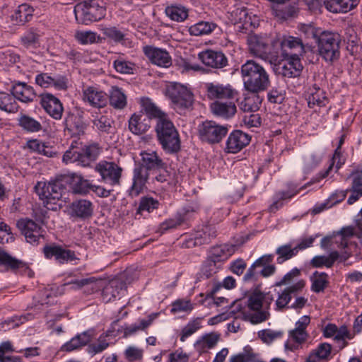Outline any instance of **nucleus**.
<instances>
[{"label":"nucleus","mask_w":362,"mask_h":362,"mask_svg":"<svg viewBox=\"0 0 362 362\" xmlns=\"http://www.w3.org/2000/svg\"><path fill=\"white\" fill-rule=\"evenodd\" d=\"M103 33L115 42H121L124 40L125 34L117 28L106 27L102 29Z\"/></svg>","instance_id":"62"},{"label":"nucleus","mask_w":362,"mask_h":362,"mask_svg":"<svg viewBox=\"0 0 362 362\" xmlns=\"http://www.w3.org/2000/svg\"><path fill=\"white\" fill-rule=\"evenodd\" d=\"M34 189L40 199L43 202L44 206L54 210L56 208L49 205H54L61 199L65 190L64 178L56 179L49 182H37Z\"/></svg>","instance_id":"3"},{"label":"nucleus","mask_w":362,"mask_h":362,"mask_svg":"<svg viewBox=\"0 0 362 362\" xmlns=\"http://www.w3.org/2000/svg\"><path fill=\"white\" fill-rule=\"evenodd\" d=\"M236 14L238 15L240 21L243 23L242 25L238 27V31L247 33L250 28L255 27V23L252 22V17L249 15L248 10L246 8H238Z\"/></svg>","instance_id":"53"},{"label":"nucleus","mask_w":362,"mask_h":362,"mask_svg":"<svg viewBox=\"0 0 362 362\" xmlns=\"http://www.w3.org/2000/svg\"><path fill=\"white\" fill-rule=\"evenodd\" d=\"M165 12L168 17L176 22H183L188 17V9L182 5L168 6Z\"/></svg>","instance_id":"40"},{"label":"nucleus","mask_w":362,"mask_h":362,"mask_svg":"<svg viewBox=\"0 0 362 362\" xmlns=\"http://www.w3.org/2000/svg\"><path fill=\"white\" fill-rule=\"evenodd\" d=\"M142 107L145 113L147 115L146 118L149 119L155 118L158 120L168 116L166 113L163 112L159 107H158L153 103L149 99H144L142 100Z\"/></svg>","instance_id":"46"},{"label":"nucleus","mask_w":362,"mask_h":362,"mask_svg":"<svg viewBox=\"0 0 362 362\" xmlns=\"http://www.w3.org/2000/svg\"><path fill=\"white\" fill-rule=\"evenodd\" d=\"M43 252L46 258L54 257L55 260L59 264H65L78 259L74 251L64 249L57 245L45 246Z\"/></svg>","instance_id":"15"},{"label":"nucleus","mask_w":362,"mask_h":362,"mask_svg":"<svg viewBox=\"0 0 362 362\" xmlns=\"http://www.w3.org/2000/svg\"><path fill=\"white\" fill-rule=\"evenodd\" d=\"M227 133V127L214 121H205L199 127L200 139L209 144L220 142Z\"/></svg>","instance_id":"12"},{"label":"nucleus","mask_w":362,"mask_h":362,"mask_svg":"<svg viewBox=\"0 0 362 362\" xmlns=\"http://www.w3.org/2000/svg\"><path fill=\"white\" fill-rule=\"evenodd\" d=\"M159 202L152 197H143L141 199L138 211L141 213L144 211L151 212L158 208Z\"/></svg>","instance_id":"63"},{"label":"nucleus","mask_w":362,"mask_h":362,"mask_svg":"<svg viewBox=\"0 0 362 362\" xmlns=\"http://www.w3.org/2000/svg\"><path fill=\"white\" fill-rule=\"evenodd\" d=\"M311 280V290L315 293L324 291L329 284L328 275L325 272L320 273L318 272H315Z\"/></svg>","instance_id":"49"},{"label":"nucleus","mask_w":362,"mask_h":362,"mask_svg":"<svg viewBox=\"0 0 362 362\" xmlns=\"http://www.w3.org/2000/svg\"><path fill=\"white\" fill-rule=\"evenodd\" d=\"M12 94L14 98L23 103L33 101L35 93L33 87L24 83H18L13 86Z\"/></svg>","instance_id":"29"},{"label":"nucleus","mask_w":362,"mask_h":362,"mask_svg":"<svg viewBox=\"0 0 362 362\" xmlns=\"http://www.w3.org/2000/svg\"><path fill=\"white\" fill-rule=\"evenodd\" d=\"M199 209V207L197 204H189L183 207L177 214L182 216L184 224L189 221L198 212Z\"/></svg>","instance_id":"64"},{"label":"nucleus","mask_w":362,"mask_h":362,"mask_svg":"<svg viewBox=\"0 0 362 362\" xmlns=\"http://www.w3.org/2000/svg\"><path fill=\"white\" fill-rule=\"evenodd\" d=\"M65 128L73 134H83L86 129L83 122V112L76 110V112H69L64 119Z\"/></svg>","instance_id":"24"},{"label":"nucleus","mask_w":362,"mask_h":362,"mask_svg":"<svg viewBox=\"0 0 362 362\" xmlns=\"http://www.w3.org/2000/svg\"><path fill=\"white\" fill-rule=\"evenodd\" d=\"M284 60L276 62V59H271L273 64V70L276 74L287 78H295L300 76L303 65L298 54L286 53Z\"/></svg>","instance_id":"9"},{"label":"nucleus","mask_w":362,"mask_h":362,"mask_svg":"<svg viewBox=\"0 0 362 362\" xmlns=\"http://www.w3.org/2000/svg\"><path fill=\"white\" fill-rule=\"evenodd\" d=\"M156 132L163 149L168 153H176L180 150L179 133L168 115L156 122Z\"/></svg>","instance_id":"2"},{"label":"nucleus","mask_w":362,"mask_h":362,"mask_svg":"<svg viewBox=\"0 0 362 362\" xmlns=\"http://www.w3.org/2000/svg\"><path fill=\"white\" fill-rule=\"evenodd\" d=\"M50 88L57 90H66L68 88V78L61 74H52L50 78Z\"/></svg>","instance_id":"61"},{"label":"nucleus","mask_w":362,"mask_h":362,"mask_svg":"<svg viewBox=\"0 0 362 362\" xmlns=\"http://www.w3.org/2000/svg\"><path fill=\"white\" fill-rule=\"evenodd\" d=\"M100 154V148L98 145L93 144L78 148L73 145L64 153L62 160L64 163H76L82 167H90L98 158Z\"/></svg>","instance_id":"5"},{"label":"nucleus","mask_w":362,"mask_h":362,"mask_svg":"<svg viewBox=\"0 0 362 362\" xmlns=\"http://www.w3.org/2000/svg\"><path fill=\"white\" fill-rule=\"evenodd\" d=\"M277 264H281L297 255L298 252L296 247H293L291 243L285 244L278 247L276 250Z\"/></svg>","instance_id":"41"},{"label":"nucleus","mask_w":362,"mask_h":362,"mask_svg":"<svg viewBox=\"0 0 362 362\" xmlns=\"http://www.w3.org/2000/svg\"><path fill=\"white\" fill-rule=\"evenodd\" d=\"M235 251V246L231 244H224L211 247L209 258L220 263L227 260Z\"/></svg>","instance_id":"28"},{"label":"nucleus","mask_w":362,"mask_h":362,"mask_svg":"<svg viewBox=\"0 0 362 362\" xmlns=\"http://www.w3.org/2000/svg\"><path fill=\"white\" fill-rule=\"evenodd\" d=\"M298 30L300 35L303 36L305 39L310 40L314 39L317 42L320 35H321L323 30L320 28L315 27L313 25L301 24L298 25Z\"/></svg>","instance_id":"54"},{"label":"nucleus","mask_w":362,"mask_h":362,"mask_svg":"<svg viewBox=\"0 0 362 362\" xmlns=\"http://www.w3.org/2000/svg\"><path fill=\"white\" fill-rule=\"evenodd\" d=\"M34 9L27 4L18 6L14 13L11 15V21L16 25H24L30 21L33 16Z\"/></svg>","instance_id":"36"},{"label":"nucleus","mask_w":362,"mask_h":362,"mask_svg":"<svg viewBox=\"0 0 362 362\" xmlns=\"http://www.w3.org/2000/svg\"><path fill=\"white\" fill-rule=\"evenodd\" d=\"M199 59L206 66L222 69L228 65V59L222 52L207 49L198 54Z\"/></svg>","instance_id":"17"},{"label":"nucleus","mask_w":362,"mask_h":362,"mask_svg":"<svg viewBox=\"0 0 362 362\" xmlns=\"http://www.w3.org/2000/svg\"><path fill=\"white\" fill-rule=\"evenodd\" d=\"M17 226L28 243L37 244L40 240L43 238L42 228L31 219H21L18 221Z\"/></svg>","instance_id":"14"},{"label":"nucleus","mask_w":362,"mask_h":362,"mask_svg":"<svg viewBox=\"0 0 362 362\" xmlns=\"http://www.w3.org/2000/svg\"><path fill=\"white\" fill-rule=\"evenodd\" d=\"M93 204L88 199H81L74 201L69 206V214L71 217L85 220L92 216Z\"/></svg>","instance_id":"18"},{"label":"nucleus","mask_w":362,"mask_h":362,"mask_svg":"<svg viewBox=\"0 0 362 362\" xmlns=\"http://www.w3.org/2000/svg\"><path fill=\"white\" fill-rule=\"evenodd\" d=\"M337 257L338 252L332 251L327 256L317 255L314 257L311 260V264L313 267L315 268H320L322 267L330 268L337 260Z\"/></svg>","instance_id":"42"},{"label":"nucleus","mask_w":362,"mask_h":362,"mask_svg":"<svg viewBox=\"0 0 362 362\" xmlns=\"http://www.w3.org/2000/svg\"><path fill=\"white\" fill-rule=\"evenodd\" d=\"M0 265L8 267L11 269H16L24 267L25 264L21 260L12 257L7 252L0 249Z\"/></svg>","instance_id":"56"},{"label":"nucleus","mask_w":362,"mask_h":362,"mask_svg":"<svg viewBox=\"0 0 362 362\" xmlns=\"http://www.w3.org/2000/svg\"><path fill=\"white\" fill-rule=\"evenodd\" d=\"M235 100H226V103L214 101L210 105L211 112L217 116L229 118L236 112Z\"/></svg>","instance_id":"25"},{"label":"nucleus","mask_w":362,"mask_h":362,"mask_svg":"<svg viewBox=\"0 0 362 362\" xmlns=\"http://www.w3.org/2000/svg\"><path fill=\"white\" fill-rule=\"evenodd\" d=\"M150 128V120L141 114H133L129 120V129L134 134L140 135Z\"/></svg>","instance_id":"27"},{"label":"nucleus","mask_w":362,"mask_h":362,"mask_svg":"<svg viewBox=\"0 0 362 362\" xmlns=\"http://www.w3.org/2000/svg\"><path fill=\"white\" fill-rule=\"evenodd\" d=\"M297 186L293 189H290L288 191H281L276 194V200L270 205L269 211L271 212H275L280 207L282 206V201L286 199H290L299 192V190H296Z\"/></svg>","instance_id":"52"},{"label":"nucleus","mask_w":362,"mask_h":362,"mask_svg":"<svg viewBox=\"0 0 362 362\" xmlns=\"http://www.w3.org/2000/svg\"><path fill=\"white\" fill-rule=\"evenodd\" d=\"M83 97L85 102L95 108L105 107L108 101V96L104 91L93 86L83 89Z\"/></svg>","instance_id":"20"},{"label":"nucleus","mask_w":362,"mask_h":362,"mask_svg":"<svg viewBox=\"0 0 362 362\" xmlns=\"http://www.w3.org/2000/svg\"><path fill=\"white\" fill-rule=\"evenodd\" d=\"M264 295L259 292L252 293L247 299L248 310L245 313V320L253 325L262 323L267 320L270 317L268 311L269 305L264 309L263 307Z\"/></svg>","instance_id":"8"},{"label":"nucleus","mask_w":362,"mask_h":362,"mask_svg":"<svg viewBox=\"0 0 362 362\" xmlns=\"http://www.w3.org/2000/svg\"><path fill=\"white\" fill-rule=\"evenodd\" d=\"M240 72L244 88L247 92H263L270 86L269 74L255 60H247L241 66Z\"/></svg>","instance_id":"1"},{"label":"nucleus","mask_w":362,"mask_h":362,"mask_svg":"<svg viewBox=\"0 0 362 362\" xmlns=\"http://www.w3.org/2000/svg\"><path fill=\"white\" fill-rule=\"evenodd\" d=\"M157 315V313H153L148 315V320L141 319L139 320L137 323L124 325L121 327L122 331L124 333V337H127L136 334L139 331L146 329L152 324L153 321L156 319Z\"/></svg>","instance_id":"35"},{"label":"nucleus","mask_w":362,"mask_h":362,"mask_svg":"<svg viewBox=\"0 0 362 362\" xmlns=\"http://www.w3.org/2000/svg\"><path fill=\"white\" fill-rule=\"evenodd\" d=\"M93 336V334L92 331L83 332L64 344L62 347V350L65 351H71L86 346L90 341Z\"/></svg>","instance_id":"34"},{"label":"nucleus","mask_w":362,"mask_h":362,"mask_svg":"<svg viewBox=\"0 0 362 362\" xmlns=\"http://www.w3.org/2000/svg\"><path fill=\"white\" fill-rule=\"evenodd\" d=\"M284 332L270 329H262L257 332L258 337L265 344H269L274 340L282 337Z\"/></svg>","instance_id":"58"},{"label":"nucleus","mask_w":362,"mask_h":362,"mask_svg":"<svg viewBox=\"0 0 362 362\" xmlns=\"http://www.w3.org/2000/svg\"><path fill=\"white\" fill-rule=\"evenodd\" d=\"M341 36L339 33L323 30L316 44L320 57L327 62L332 63L339 58Z\"/></svg>","instance_id":"4"},{"label":"nucleus","mask_w":362,"mask_h":362,"mask_svg":"<svg viewBox=\"0 0 362 362\" xmlns=\"http://www.w3.org/2000/svg\"><path fill=\"white\" fill-rule=\"evenodd\" d=\"M194 309V304L190 300L177 299L172 303L170 312L173 314L177 313H190Z\"/></svg>","instance_id":"59"},{"label":"nucleus","mask_w":362,"mask_h":362,"mask_svg":"<svg viewBox=\"0 0 362 362\" xmlns=\"http://www.w3.org/2000/svg\"><path fill=\"white\" fill-rule=\"evenodd\" d=\"M359 0H327L326 8L332 13H346L355 8Z\"/></svg>","instance_id":"30"},{"label":"nucleus","mask_w":362,"mask_h":362,"mask_svg":"<svg viewBox=\"0 0 362 362\" xmlns=\"http://www.w3.org/2000/svg\"><path fill=\"white\" fill-rule=\"evenodd\" d=\"M0 109L9 113L18 111V105L13 94L0 92Z\"/></svg>","instance_id":"48"},{"label":"nucleus","mask_w":362,"mask_h":362,"mask_svg":"<svg viewBox=\"0 0 362 362\" xmlns=\"http://www.w3.org/2000/svg\"><path fill=\"white\" fill-rule=\"evenodd\" d=\"M307 100L308 106L310 108H314L315 106L324 107L328 101L324 90L321 89L316 84L309 88Z\"/></svg>","instance_id":"33"},{"label":"nucleus","mask_w":362,"mask_h":362,"mask_svg":"<svg viewBox=\"0 0 362 362\" xmlns=\"http://www.w3.org/2000/svg\"><path fill=\"white\" fill-rule=\"evenodd\" d=\"M259 92H248L244 95V98L239 103L240 109L245 112H255L259 109L262 99Z\"/></svg>","instance_id":"31"},{"label":"nucleus","mask_w":362,"mask_h":362,"mask_svg":"<svg viewBox=\"0 0 362 362\" xmlns=\"http://www.w3.org/2000/svg\"><path fill=\"white\" fill-rule=\"evenodd\" d=\"M202 89L205 96L214 102L235 100L238 96V91L230 84L205 82L202 84Z\"/></svg>","instance_id":"10"},{"label":"nucleus","mask_w":362,"mask_h":362,"mask_svg":"<svg viewBox=\"0 0 362 362\" xmlns=\"http://www.w3.org/2000/svg\"><path fill=\"white\" fill-rule=\"evenodd\" d=\"M71 189L74 194L85 195L91 191L92 184L81 175H71Z\"/></svg>","instance_id":"39"},{"label":"nucleus","mask_w":362,"mask_h":362,"mask_svg":"<svg viewBox=\"0 0 362 362\" xmlns=\"http://www.w3.org/2000/svg\"><path fill=\"white\" fill-rule=\"evenodd\" d=\"M166 96L171 100L173 107L177 110L192 108L194 99L192 90L177 82H170L166 86Z\"/></svg>","instance_id":"6"},{"label":"nucleus","mask_w":362,"mask_h":362,"mask_svg":"<svg viewBox=\"0 0 362 362\" xmlns=\"http://www.w3.org/2000/svg\"><path fill=\"white\" fill-rule=\"evenodd\" d=\"M76 18H80L85 24L98 21L106 14V8L103 1L86 0L78 4L74 8Z\"/></svg>","instance_id":"7"},{"label":"nucleus","mask_w":362,"mask_h":362,"mask_svg":"<svg viewBox=\"0 0 362 362\" xmlns=\"http://www.w3.org/2000/svg\"><path fill=\"white\" fill-rule=\"evenodd\" d=\"M273 255H264L261 257L258 258L247 269L246 274L244 276L245 281H255L257 279V275L259 272H256V269L261 267L265 264H269L273 262Z\"/></svg>","instance_id":"37"},{"label":"nucleus","mask_w":362,"mask_h":362,"mask_svg":"<svg viewBox=\"0 0 362 362\" xmlns=\"http://www.w3.org/2000/svg\"><path fill=\"white\" fill-rule=\"evenodd\" d=\"M123 283L118 281H112L107 284L102 291L103 298L105 301H110L120 293L123 288Z\"/></svg>","instance_id":"43"},{"label":"nucleus","mask_w":362,"mask_h":362,"mask_svg":"<svg viewBox=\"0 0 362 362\" xmlns=\"http://www.w3.org/2000/svg\"><path fill=\"white\" fill-rule=\"evenodd\" d=\"M40 103L44 110L54 119H62L64 107L60 100L49 93H45L40 95Z\"/></svg>","instance_id":"13"},{"label":"nucleus","mask_w":362,"mask_h":362,"mask_svg":"<svg viewBox=\"0 0 362 362\" xmlns=\"http://www.w3.org/2000/svg\"><path fill=\"white\" fill-rule=\"evenodd\" d=\"M274 47H280L282 54L286 53L298 54V57L304 53V45L302 39L288 36L281 41L274 42Z\"/></svg>","instance_id":"23"},{"label":"nucleus","mask_w":362,"mask_h":362,"mask_svg":"<svg viewBox=\"0 0 362 362\" xmlns=\"http://www.w3.org/2000/svg\"><path fill=\"white\" fill-rule=\"evenodd\" d=\"M269 42L268 38L257 35H252L247 37L250 52L253 55L264 59L267 57Z\"/></svg>","instance_id":"21"},{"label":"nucleus","mask_w":362,"mask_h":362,"mask_svg":"<svg viewBox=\"0 0 362 362\" xmlns=\"http://www.w3.org/2000/svg\"><path fill=\"white\" fill-rule=\"evenodd\" d=\"M250 141L248 134L240 130H235L229 135L226 141V149L228 153H238L247 146Z\"/></svg>","instance_id":"22"},{"label":"nucleus","mask_w":362,"mask_h":362,"mask_svg":"<svg viewBox=\"0 0 362 362\" xmlns=\"http://www.w3.org/2000/svg\"><path fill=\"white\" fill-rule=\"evenodd\" d=\"M203 317H196L190 320L182 329L180 341H185V339L195 333L202 327Z\"/></svg>","instance_id":"55"},{"label":"nucleus","mask_w":362,"mask_h":362,"mask_svg":"<svg viewBox=\"0 0 362 362\" xmlns=\"http://www.w3.org/2000/svg\"><path fill=\"white\" fill-rule=\"evenodd\" d=\"M93 126L100 132L110 133L113 121L106 115H100L93 121Z\"/></svg>","instance_id":"57"},{"label":"nucleus","mask_w":362,"mask_h":362,"mask_svg":"<svg viewBox=\"0 0 362 362\" xmlns=\"http://www.w3.org/2000/svg\"><path fill=\"white\" fill-rule=\"evenodd\" d=\"M40 31L35 28H30L21 37V44L26 48H35L40 44Z\"/></svg>","instance_id":"38"},{"label":"nucleus","mask_w":362,"mask_h":362,"mask_svg":"<svg viewBox=\"0 0 362 362\" xmlns=\"http://www.w3.org/2000/svg\"><path fill=\"white\" fill-rule=\"evenodd\" d=\"M219 338L220 335L214 332L206 334L196 342L195 347L201 351L206 349H212L216 345Z\"/></svg>","instance_id":"50"},{"label":"nucleus","mask_w":362,"mask_h":362,"mask_svg":"<svg viewBox=\"0 0 362 362\" xmlns=\"http://www.w3.org/2000/svg\"><path fill=\"white\" fill-rule=\"evenodd\" d=\"M141 165L149 171H156L157 169L163 168L166 163L158 156L156 151H143L141 153Z\"/></svg>","instance_id":"26"},{"label":"nucleus","mask_w":362,"mask_h":362,"mask_svg":"<svg viewBox=\"0 0 362 362\" xmlns=\"http://www.w3.org/2000/svg\"><path fill=\"white\" fill-rule=\"evenodd\" d=\"M216 236V230L214 226L202 225L195 231L194 238L189 239L185 244L187 247L209 244Z\"/></svg>","instance_id":"16"},{"label":"nucleus","mask_w":362,"mask_h":362,"mask_svg":"<svg viewBox=\"0 0 362 362\" xmlns=\"http://www.w3.org/2000/svg\"><path fill=\"white\" fill-rule=\"evenodd\" d=\"M110 105L116 109H123L127 105V98L121 88L112 87L108 97Z\"/></svg>","instance_id":"47"},{"label":"nucleus","mask_w":362,"mask_h":362,"mask_svg":"<svg viewBox=\"0 0 362 362\" xmlns=\"http://www.w3.org/2000/svg\"><path fill=\"white\" fill-rule=\"evenodd\" d=\"M18 124L28 132H37L42 129V125L39 121L26 115H22L19 117Z\"/></svg>","instance_id":"51"},{"label":"nucleus","mask_w":362,"mask_h":362,"mask_svg":"<svg viewBox=\"0 0 362 362\" xmlns=\"http://www.w3.org/2000/svg\"><path fill=\"white\" fill-rule=\"evenodd\" d=\"M101 177V181L114 187L120 185L123 168L112 161L100 160L95 168Z\"/></svg>","instance_id":"11"},{"label":"nucleus","mask_w":362,"mask_h":362,"mask_svg":"<svg viewBox=\"0 0 362 362\" xmlns=\"http://www.w3.org/2000/svg\"><path fill=\"white\" fill-rule=\"evenodd\" d=\"M216 28V24L208 21H199L189 28L191 35L200 36L211 33Z\"/></svg>","instance_id":"45"},{"label":"nucleus","mask_w":362,"mask_h":362,"mask_svg":"<svg viewBox=\"0 0 362 362\" xmlns=\"http://www.w3.org/2000/svg\"><path fill=\"white\" fill-rule=\"evenodd\" d=\"M144 166L139 165L134 169L132 192L138 194L146 183L149 173Z\"/></svg>","instance_id":"32"},{"label":"nucleus","mask_w":362,"mask_h":362,"mask_svg":"<svg viewBox=\"0 0 362 362\" xmlns=\"http://www.w3.org/2000/svg\"><path fill=\"white\" fill-rule=\"evenodd\" d=\"M182 218L180 215L176 214L173 217L166 219L161 223L159 226V230L161 233H165L168 230L176 228L183 224V219Z\"/></svg>","instance_id":"60"},{"label":"nucleus","mask_w":362,"mask_h":362,"mask_svg":"<svg viewBox=\"0 0 362 362\" xmlns=\"http://www.w3.org/2000/svg\"><path fill=\"white\" fill-rule=\"evenodd\" d=\"M144 54L154 64L162 67H169L172 64L169 53L160 48L153 46H145L143 48Z\"/></svg>","instance_id":"19"},{"label":"nucleus","mask_w":362,"mask_h":362,"mask_svg":"<svg viewBox=\"0 0 362 362\" xmlns=\"http://www.w3.org/2000/svg\"><path fill=\"white\" fill-rule=\"evenodd\" d=\"M74 36L81 45L101 43L103 41V37L91 30H78Z\"/></svg>","instance_id":"44"}]
</instances>
